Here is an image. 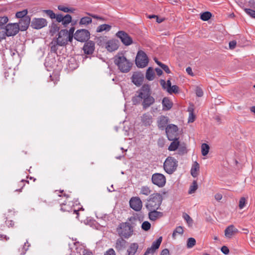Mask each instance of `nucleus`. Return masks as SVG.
<instances>
[{
  "instance_id": "obj_1",
  "label": "nucleus",
  "mask_w": 255,
  "mask_h": 255,
  "mask_svg": "<svg viewBox=\"0 0 255 255\" xmlns=\"http://www.w3.org/2000/svg\"><path fill=\"white\" fill-rule=\"evenodd\" d=\"M151 93L150 86L148 84H144L136 91L134 96L132 97L131 101L133 105H137L141 104L144 109L149 108L155 102V99L151 96Z\"/></svg>"
},
{
  "instance_id": "obj_2",
  "label": "nucleus",
  "mask_w": 255,
  "mask_h": 255,
  "mask_svg": "<svg viewBox=\"0 0 255 255\" xmlns=\"http://www.w3.org/2000/svg\"><path fill=\"white\" fill-rule=\"evenodd\" d=\"M162 197L159 193L151 194L147 200L145 207L148 210H158L162 203Z\"/></svg>"
},
{
  "instance_id": "obj_3",
  "label": "nucleus",
  "mask_w": 255,
  "mask_h": 255,
  "mask_svg": "<svg viewBox=\"0 0 255 255\" xmlns=\"http://www.w3.org/2000/svg\"><path fill=\"white\" fill-rule=\"evenodd\" d=\"M114 63L123 73L129 72L132 66V63L124 56L122 55H116L115 57Z\"/></svg>"
},
{
  "instance_id": "obj_4",
  "label": "nucleus",
  "mask_w": 255,
  "mask_h": 255,
  "mask_svg": "<svg viewBox=\"0 0 255 255\" xmlns=\"http://www.w3.org/2000/svg\"><path fill=\"white\" fill-rule=\"evenodd\" d=\"M117 232L120 237L128 239L133 235V226L130 225L127 222H122L117 228Z\"/></svg>"
},
{
  "instance_id": "obj_5",
  "label": "nucleus",
  "mask_w": 255,
  "mask_h": 255,
  "mask_svg": "<svg viewBox=\"0 0 255 255\" xmlns=\"http://www.w3.org/2000/svg\"><path fill=\"white\" fill-rule=\"evenodd\" d=\"M177 166L178 161L171 156L167 157L163 163L164 170L169 174H172L176 170Z\"/></svg>"
},
{
  "instance_id": "obj_6",
  "label": "nucleus",
  "mask_w": 255,
  "mask_h": 255,
  "mask_svg": "<svg viewBox=\"0 0 255 255\" xmlns=\"http://www.w3.org/2000/svg\"><path fill=\"white\" fill-rule=\"evenodd\" d=\"M135 61L137 67L143 68L147 66L148 59L145 52L140 50L137 53Z\"/></svg>"
},
{
  "instance_id": "obj_7",
  "label": "nucleus",
  "mask_w": 255,
  "mask_h": 255,
  "mask_svg": "<svg viewBox=\"0 0 255 255\" xmlns=\"http://www.w3.org/2000/svg\"><path fill=\"white\" fill-rule=\"evenodd\" d=\"M166 181L165 176L161 173H155L152 175V183L158 187L161 188L164 186L166 184Z\"/></svg>"
},
{
  "instance_id": "obj_8",
  "label": "nucleus",
  "mask_w": 255,
  "mask_h": 255,
  "mask_svg": "<svg viewBox=\"0 0 255 255\" xmlns=\"http://www.w3.org/2000/svg\"><path fill=\"white\" fill-rule=\"evenodd\" d=\"M166 133L169 140H172L176 137H178V128L177 126L170 124L166 128Z\"/></svg>"
},
{
  "instance_id": "obj_9",
  "label": "nucleus",
  "mask_w": 255,
  "mask_h": 255,
  "mask_svg": "<svg viewBox=\"0 0 255 255\" xmlns=\"http://www.w3.org/2000/svg\"><path fill=\"white\" fill-rule=\"evenodd\" d=\"M90 35V32L88 30L80 29L76 31L74 38L78 41L84 42L89 39Z\"/></svg>"
},
{
  "instance_id": "obj_10",
  "label": "nucleus",
  "mask_w": 255,
  "mask_h": 255,
  "mask_svg": "<svg viewBox=\"0 0 255 255\" xmlns=\"http://www.w3.org/2000/svg\"><path fill=\"white\" fill-rule=\"evenodd\" d=\"M116 35L117 37L119 38L122 43L126 46L129 45L132 43V39L131 37L124 31H118Z\"/></svg>"
},
{
  "instance_id": "obj_11",
  "label": "nucleus",
  "mask_w": 255,
  "mask_h": 255,
  "mask_svg": "<svg viewBox=\"0 0 255 255\" xmlns=\"http://www.w3.org/2000/svg\"><path fill=\"white\" fill-rule=\"evenodd\" d=\"M4 27L6 32V36H14L19 31V26L17 23H9Z\"/></svg>"
},
{
  "instance_id": "obj_12",
  "label": "nucleus",
  "mask_w": 255,
  "mask_h": 255,
  "mask_svg": "<svg viewBox=\"0 0 255 255\" xmlns=\"http://www.w3.org/2000/svg\"><path fill=\"white\" fill-rule=\"evenodd\" d=\"M47 24V21L46 19L43 18H34L32 19L31 23V26L35 29H39Z\"/></svg>"
},
{
  "instance_id": "obj_13",
  "label": "nucleus",
  "mask_w": 255,
  "mask_h": 255,
  "mask_svg": "<svg viewBox=\"0 0 255 255\" xmlns=\"http://www.w3.org/2000/svg\"><path fill=\"white\" fill-rule=\"evenodd\" d=\"M129 205L134 211H139L142 207V201L139 197H133L129 200Z\"/></svg>"
},
{
  "instance_id": "obj_14",
  "label": "nucleus",
  "mask_w": 255,
  "mask_h": 255,
  "mask_svg": "<svg viewBox=\"0 0 255 255\" xmlns=\"http://www.w3.org/2000/svg\"><path fill=\"white\" fill-rule=\"evenodd\" d=\"M143 74L139 72H134L131 77L132 82L136 86H140L143 81Z\"/></svg>"
},
{
  "instance_id": "obj_15",
  "label": "nucleus",
  "mask_w": 255,
  "mask_h": 255,
  "mask_svg": "<svg viewBox=\"0 0 255 255\" xmlns=\"http://www.w3.org/2000/svg\"><path fill=\"white\" fill-rule=\"evenodd\" d=\"M127 244L128 242L124 238L120 237L116 241L115 248L118 252H120L126 248Z\"/></svg>"
},
{
  "instance_id": "obj_16",
  "label": "nucleus",
  "mask_w": 255,
  "mask_h": 255,
  "mask_svg": "<svg viewBox=\"0 0 255 255\" xmlns=\"http://www.w3.org/2000/svg\"><path fill=\"white\" fill-rule=\"evenodd\" d=\"M85 54L90 55L93 54L95 50V43L93 41L86 42L83 47Z\"/></svg>"
},
{
  "instance_id": "obj_17",
  "label": "nucleus",
  "mask_w": 255,
  "mask_h": 255,
  "mask_svg": "<svg viewBox=\"0 0 255 255\" xmlns=\"http://www.w3.org/2000/svg\"><path fill=\"white\" fill-rule=\"evenodd\" d=\"M30 22V18L29 16H25L22 19H20L19 22L18 26L19 30L25 31L28 27Z\"/></svg>"
},
{
  "instance_id": "obj_18",
  "label": "nucleus",
  "mask_w": 255,
  "mask_h": 255,
  "mask_svg": "<svg viewBox=\"0 0 255 255\" xmlns=\"http://www.w3.org/2000/svg\"><path fill=\"white\" fill-rule=\"evenodd\" d=\"M168 122L169 118L167 117L164 116L159 117L157 122L158 128L161 130L166 129Z\"/></svg>"
},
{
  "instance_id": "obj_19",
  "label": "nucleus",
  "mask_w": 255,
  "mask_h": 255,
  "mask_svg": "<svg viewBox=\"0 0 255 255\" xmlns=\"http://www.w3.org/2000/svg\"><path fill=\"white\" fill-rule=\"evenodd\" d=\"M65 41L62 40H60V38L58 40H53L50 43V50L51 52L53 53H56L57 48V45L64 46L65 45Z\"/></svg>"
},
{
  "instance_id": "obj_20",
  "label": "nucleus",
  "mask_w": 255,
  "mask_h": 255,
  "mask_svg": "<svg viewBox=\"0 0 255 255\" xmlns=\"http://www.w3.org/2000/svg\"><path fill=\"white\" fill-rule=\"evenodd\" d=\"M148 218L152 221H154L163 216V213L158 212L157 210H148Z\"/></svg>"
},
{
  "instance_id": "obj_21",
  "label": "nucleus",
  "mask_w": 255,
  "mask_h": 255,
  "mask_svg": "<svg viewBox=\"0 0 255 255\" xmlns=\"http://www.w3.org/2000/svg\"><path fill=\"white\" fill-rule=\"evenodd\" d=\"M119 48L118 42L112 39L108 41L106 43V48L109 52H113Z\"/></svg>"
},
{
  "instance_id": "obj_22",
  "label": "nucleus",
  "mask_w": 255,
  "mask_h": 255,
  "mask_svg": "<svg viewBox=\"0 0 255 255\" xmlns=\"http://www.w3.org/2000/svg\"><path fill=\"white\" fill-rule=\"evenodd\" d=\"M238 229L234 225H230L225 230V236L227 238H231L234 234L238 232Z\"/></svg>"
},
{
  "instance_id": "obj_23",
  "label": "nucleus",
  "mask_w": 255,
  "mask_h": 255,
  "mask_svg": "<svg viewBox=\"0 0 255 255\" xmlns=\"http://www.w3.org/2000/svg\"><path fill=\"white\" fill-rule=\"evenodd\" d=\"M200 169V165L197 161H195L191 168L190 172L191 175L195 178L197 177L199 174V171Z\"/></svg>"
},
{
  "instance_id": "obj_24",
  "label": "nucleus",
  "mask_w": 255,
  "mask_h": 255,
  "mask_svg": "<svg viewBox=\"0 0 255 255\" xmlns=\"http://www.w3.org/2000/svg\"><path fill=\"white\" fill-rule=\"evenodd\" d=\"M68 30L66 29H62L58 33V37L56 38V40H58L60 38V40H62L64 41H65V45L67 44L68 41H69V38H68Z\"/></svg>"
},
{
  "instance_id": "obj_25",
  "label": "nucleus",
  "mask_w": 255,
  "mask_h": 255,
  "mask_svg": "<svg viewBox=\"0 0 255 255\" xmlns=\"http://www.w3.org/2000/svg\"><path fill=\"white\" fill-rule=\"evenodd\" d=\"M178 139V137H176L171 140L172 141L168 148L169 151H175L178 149L180 144V142Z\"/></svg>"
},
{
  "instance_id": "obj_26",
  "label": "nucleus",
  "mask_w": 255,
  "mask_h": 255,
  "mask_svg": "<svg viewBox=\"0 0 255 255\" xmlns=\"http://www.w3.org/2000/svg\"><path fill=\"white\" fill-rule=\"evenodd\" d=\"M141 121L145 126H149L152 123V116L148 114H144L141 117Z\"/></svg>"
},
{
  "instance_id": "obj_27",
  "label": "nucleus",
  "mask_w": 255,
  "mask_h": 255,
  "mask_svg": "<svg viewBox=\"0 0 255 255\" xmlns=\"http://www.w3.org/2000/svg\"><path fill=\"white\" fill-rule=\"evenodd\" d=\"M138 248V245L137 243H132L127 250V255H134Z\"/></svg>"
},
{
  "instance_id": "obj_28",
  "label": "nucleus",
  "mask_w": 255,
  "mask_h": 255,
  "mask_svg": "<svg viewBox=\"0 0 255 255\" xmlns=\"http://www.w3.org/2000/svg\"><path fill=\"white\" fill-rule=\"evenodd\" d=\"M162 104L163 110H169L172 107V103L167 98L163 99Z\"/></svg>"
},
{
  "instance_id": "obj_29",
  "label": "nucleus",
  "mask_w": 255,
  "mask_h": 255,
  "mask_svg": "<svg viewBox=\"0 0 255 255\" xmlns=\"http://www.w3.org/2000/svg\"><path fill=\"white\" fill-rule=\"evenodd\" d=\"M152 191L150 189V187L145 185V186H142L140 188V192L139 194L140 195H143L146 196H147L148 195H150Z\"/></svg>"
},
{
  "instance_id": "obj_30",
  "label": "nucleus",
  "mask_w": 255,
  "mask_h": 255,
  "mask_svg": "<svg viewBox=\"0 0 255 255\" xmlns=\"http://www.w3.org/2000/svg\"><path fill=\"white\" fill-rule=\"evenodd\" d=\"M111 29V26L109 24H104L99 25L97 29V32H102L104 31H109Z\"/></svg>"
},
{
  "instance_id": "obj_31",
  "label": "nucleus",
  "mask_w": 255,
  "mask_h": 255,
  "mask_svg": "<svg viewBox=\"0 0 255 255\" xmlns=\"http://www.w3.org/2000/svg\"><path fill=\"white\" fill-rule=\"evenodd\" d=\"M61 210L63 212H70L72 209L71 204H67V202L61 204Z\"/></svg>"
},
{
  "instance_id": "obj_32",
  "label": "nucleus",
  "mask_w": 255,
  "mask_h": 255,
  "mask_svg": "<svg viewBox=\"0 0 255 255\" xmlns=\"http://www.w3.org/2000/svg\"><path fill=\"white\" fill-rule=\"evenodd\" d=\"M154 72L151 67H149L146 70L145 77L149 81H151L154 79Z\"/></svg>"
},
{
  "instance_id": "obj_33",
  "label": "nucleus",
  "mask_w": 255,
  "mask_h": 255,
  "mask_svg": "<svg viewBox=\"0 0 255 255\" xmlns=\"http://www.w3.org/2000/svg\"><path fill=\"white\" fill-rule=\"evenodd\" d=\"M75 246H76V250L77 253L81 255L86 250L84 246L80 245L79 242H76L74 244Z\"/></svg>"
},
{
  "instance_id": "obj_34",
  "label": "nucleus",
  "mask_w": 255,
  "mask_h": 255,
  "mask_svg": "<svg viewBox=\"0 0 255 255\" xmlns=\"http://www.w3.org/2000/svg\"><path fill=\"white\" fill-rule=\"evenodd\" d=\"M183 232V228L181 226H178L174 230L172 237L173 239H175L177 234L182 235Z\"/></svg>"
},
{
  "instance_id": "obj_35",
  "label": "nucleus",
  "mask_w": 255,
  "mask_h": 255,
  "mask_svg": "<svg viewBox=\"0 0 255 255\" xmlns=\"http://www.w3.org/2000/svg\"><path fill=\"white\" fill-rule=\"evenodd\" d=\"M212 16V14L209 11H206L201 13L200 18L203 21L208 20Z\"/></svg>"
},
{
  "instance_id": "obj_36",
  "label": "nucleus",
  "mask_w": 255,
  "mask_h": 255,
  "mask_svg": "<svg viewBox=\"0 0 255 255\" xmlns=\"http://www.w3.org/2000/svg\"><path fill=\"white\" fill-rule=\"evenodd\" d=\"M210 147L207 143H203L201 145V152L203 156L206 155L209 151Z\"/></svg>"
},
{
  "instance_id": "obj_37",
  "label": "nucleus",
  "mask_w": 255,
  "mask_h": 255,
  "mask_svg": "<svg viewBox=\"0 0 255 255\" xmlns=\"http://www.w3.org/2000/svg\"><path fill=\"white\" fill-rule=\"evenodd\" d=\"M92 18L90 17L86 16L82 17L80 21V24L82 25H88L92 22Z\"/></svg>"
},
{
  "instance_id": "obj_38",
  "label": "nucleus",
  "mask_w": 255,
  "mask_h": 255,
  "mask_svg": "<svg viewBox=\"0 0 255 255\" xmlns=\"http://www.w3.org/2000/svg\"><path fill=\"white\" fill-rule=\"evenodd\" d=\"M162 240V237H160L157 240H156V241H154L152 243L151 247L153 248H154V249L156 250L157 249H158L159 248V247L161 243Z\"/></svg>"
},
{
  "instance_id": "obj_39",
  "label": "nucleus",
  "mask_w": 255,
  "mask_h": 255,
  "mask_svg": "<svg viewBox=\"0 0 255 255\" xmlns=\"http://www.w3.org/2000/svg\"><path fill=\"white\" fill-rule=\"evenodd\" d=\"M58 9L59 10L62 11L64 12H73L75 10L72 8H69L62 5H59L58 6Z\"/></svg>"
},
{
  "instance_id": "obj_40",
  "label": "nucleus",
  "mask_w": 255,
  "mask_h": 255,
  "mask_svg": "<svg viewBox=\"0 0 255 255\" xmlns=\"http://www.w3.org/2000/svg\"><path fill=\"white\" fill-rule=\"evenodd\" d=\"M198 188V185L196 181H193L192 185L190 186L189 190L188 191L189 194H192L194 193Z\"/></svg>"
},
{
  "instance_id": "obj_41",
  "label": "nucleus",
  "mask_w": 255,
  "mask_h": 255,
  "mask_svg": "<svg viewBox=\"0 0 255 255\" xmlns=\"http://www.w3.org/2000/svg\"><path fill=\"white\" fill-rule=\"evenodd\" d=\"M27 14V10L24 9L20 11H18L16 13L15 16L17 18H20L22 19L25 16H27L26 15Z\"/></svg>"
},
{
  "instance_id": "obj_42",
  "label": "nucleus",
  "mask_w": 255,
  "mask_h": 255,
  "mask_svg": "<svg viewBox=\"0 0 255 255\" xmlns=\"http://www.w3.org/2000/svg\"><path fill=\"white\" fill-rule=\"evenodd\" d=\"M64 19L62 21V24L64 25H66L71 22L72 17L70 14H66L63 16Z\"/></svg>"
},
{
  "instance_id": "obj_43",
  "label": "nucleus",
  "mask_w": 255,
  "mask_h": 255,
  "mask_svg": "<svg viewBox=\"0 0 255 255\" xmlns=\"http://www.w3.org/2000/svg\"><path fill=\"white\" fill-rule=\"evenodd\" d=\"M183 217L189 226H192L193 221L192 218L186 213H183Z\"/></svg>"
},
{
  "instance_id": "obj_44",
  "label": "nucleus",
  "mask_w": 255,
  "mask_h": 255,
  "mask_svg": "<svg viewBox=\"0 0 255 255\" xmlns=\"http://www.w3.org/2000/svg\"><path fill=\"white\" fill-rule=\"evenodd\" d=\"M151 228V224L148 221H144L141 225V229L145 231H148Z\"/></svg>"
},
{
  "instance_id": "obj_45",
  "label": "nucleus",
  "mask_w": 255,
  "mask_h": 255,
  "mask_svg": "<svg viewBox=\"0 0 255 255\" xmlns=\"http://www.w3.org/2000/svg\"><path fill=\"white\" fill-rule=\"evenodd\" d=\"M195 244H196L195 239L193 238H190L187 240V247L188 248H189V249L191 248L194 246H195Z\"/></svg>"
},
{
  "instance_id": "obj_46",
  "label": "nucleus",
  "mask_w": 255,
  "mask_h": 255,
  "mask_svg": "<svg viewBox=\"0 0 255 255\" xmlns=\"http://www.w3.org/2000/svg\"><path fill=\"white\" fill-rule=\"evenodd\" d=\"M6 36V32L4 26H0V40Z\"/></svg>"
},
{
  "instance_id": "obj_47",
  "label": "nucleus",
  "mask_w": 255,
  "mask_h": 255,
  "mask_svg": "<svg viewBox=\"0 0 255 255\" xmlns=\"http://www.w3.org/2000/svg\"><path fill=\"white\" fill-rule=\"evenodd\" d=\"M179 91V87L176 85L171 86V87L167 89V91L170 94L172 93H177Z\"/></svg>"
},
{
  "instance_id": "obj_48",
  "label": "nucleus",
  "mask_w": 255,
  "mask_h": 255,
  "mask_svg": "<svg viewBox=\"0 0 255 255\" xmlns=\"http://www.w3.org/2000/svg\"><path fill=\"white\" fill-rule=\"evenodd\" d=\"M244 11L251 17L255 18V10L250 8H246L244 9Z\"/></svg>"
},
{
  "instance_id": "obj_49",
  "label": "nucleus",
  "mask_w": 255,
  "mask_h": 255,
  "mask_svg": "<svg viewBox=\"0 0 255 255\" xmlns=\"http://www.w3.org/2000/svg\"><path fill=\"white\" fill-rule=\"evenodd\" d=\"M246 203H247L246 199L244 197H241L239 201V208L240 209H243L245 207Z\"/></svg>"
},
{
  "instance_id": "obj_50",
  "label": "nucleus",
  "mask_w": 255,
  "mask_h": 255,
  "mask_svg": "<svg viewBox=\"0 0 255 255\" xmlns=\"http://www.w3.org/2000/svg\"><path fill=\"white\" fill-rule=\"evenodd\" d=\"M59 30V27L55 23H52L50 29V32L53 34Z\"/></svg>"
},
{
  "instance_id": "obj_51",
  "label": "nucleus",
  "mask_w": 255,
  "mask_h": 255,
  "mask_svg": "<svg viewBox=\"0 0 255 255\" xmlns=\"http://www.w3.org/2000/svg\"><path fill=\"white\" fill-rule=\"evenodd\" d=\"M130 225L133 226V228L136 225L137 218L135 216H131L128 219Z\"/></svg>"
},
{
  "instance_id": "obj_52",
  "label": "nucleus",
  "mask_w": 255,
  "mask_h": 255,
  "mask_svg": "<svg viewBox=\"0 0 255 255\" xmlns=\"http://www.w3.org/2000/svg\"><path fill=\"white\" fill-rule=\"evenodd\" d=\"M75 30V28L74 27H72L70 28L69 30L68 31V38H69V41H72L73 37V33Z\"/></svg>"
},
{
  "instance_id": "obj_53",
  "label": "nucleus",
  "mask_w": 255,
  "mask_h": 255,
  "mask_svg": "<svg viewBox=\"0 0 255 255\" xmlns=\"http://www.w3.org/2000/svg\"><path fill=\"white\" fill-rule=\"evenodd\" d=\"M43 12L45 13L48 16H49L51 19H54L55 18V14L52 10H44Z\"/></svg>"
},
{
  "instance_id": "obj_54",
  "label": "nucleus",
  "mask_w": 255,
  "mask_h": 255,
  "mask_svg": "<svg viewBox=\"0 0 255 255\" xmlns=\"http://www.w3.org/2000/svg\"><path fill=\"white\" fill-rule=\"evenodd\" d=\"M8 19L7 16L0 17V26H4V25L7 23Z\"/></svg>"
},
{
  "instance_id": "obj_55",
  "label": "nucleus",
  "mask_w": 255,
  "mask_h": 255,
  "mask_svg": "<svg viewBox=\"0 0 255 255\" xmlns=\"http://www.w3.org/2000/svg\"><path fill=\"white\" fill-rule=\"evenodd\" d=\"M155 250L151 246L150 248L147 249L146 251L144 253V255H148L149 254H153L155 252Z\"/></svg>"
},
{
  "instance_id": "obj_56",
  "label": "nucleus",
  "mask_w": 255,
  "mask_h": 255,
  "mask_svg": "<svg viewBox=\"0 0 255 255\" xmlns=\"http://www.w3.org/2000/svg\"><path fill=\"white\" fill-rule=\"evenodd\" d=\"M178 153L179 154H183L186 152V148L185 146H179L178 148Z\"/></svg>"
},
{
  "instance_id": "obj_57",
  "label": "nucleus",
  "mask_w": 255,
  "mask_h": 255,
  "mask_svg": "<svg viewBox=\"0 0 255 255\" xmlns=\"http://www.w3.org/2000/svg\"><path fill=\"white\" fill-rule=\"evenodd\" d=\"M195 120V116L194 113H190L188 118V123H193Z\"/></svg>"
},
{
  "instance_id": "obj_58",
  "label": "nucleus",
  "mask_w": 255,
  "mask_h": 255,
  "mask_svg": "<svg viewBox=\"0 0 255 255\" xmlns=\"http://www.w3.org/2000/svg\"><path fill=\"white\" fill-rule=\"evenodd\" d=\"M196 94L199 97H202L203 95L202 90L201 88L197 87L196 89Z\"/></svg>"
},
{
  "instance_id": "obj_59",
  "label": "nucleus",
  "mask_w": 255,
  "mask_h": 255,
  "mask_svg": "<svg viewBox=\"0 0 255 255\" xmlns=\"http://www.w3.org/2000/svg\"><path fill=\"white\" fill-rule=\"evenodd\" d=\"M55 18H56L57 21L58 22H62L64 19L63 15L61 14H55Z\"/></svg>"
},
{
  "instance_id": "obj_60",
  "label": "nucleus",
  "mask_w": 255,
  "mask_h": 255,
  "mask_svg": "<svg viewBox=\"0 0 255 255\" xmlns=\"http://www.w3.org/2000/svg\"><path fill=\"white\" fill-rule=\"evenodd\" d=\"M104 255H116L115 252L113 249H109L104 254Z\"/></svg>"
},
{
  "instance_id": "obj_61",
  "label": "nucleus",
  "mask_w": 255,
  "mask_h": 255,
  "mask_svg": "<svg viewBox=\"0 0 255 255\" xmlns=\"http://www.w3.org/2000/svg\"><path fill=\"white\" fill-rule=\"evenodd\" d=\"M221 251L225 255H228L229 253L228 248L225 246L221 248Z\"/></svg>"
},
{
  "instance_id": "obj_62",
  "label": "nucleus",
  "mask_w": 255,
  "mask_h": 255,
  "mask_svg": "<svg viewBox=\"0 0 255 255\" xmlns=\"http://www.w3.org/2000/svg\"><path fill=\"white\" fill-rule=\"evenodd\" d=\"M237 42L235 40H232L229 42V47L231 49H233L235 48Z\"/></svg>"
},
{
  "instance_id": "obj_63",
  "label": "nucleus",
  "mask_w": 255,
  "mask_h": 255,
  "mask_svg": "<svg viewBox=\"0 0 255 255\" xmlns=\"http://www.w3.org/2000/svg\"><path fill=\"white\" fill-rule=\"evenodd\" d=\"M161 68L167 73H170V70L169 69V68H168V67L164 64L162 65V66L161 67Z\"/></svg>"
},
{
  "instance_id": "obj_64",
  "label": "nucleus",
  "mask_w": 255,
  "mask_h": 255,
  "mask_svg": "<svg viewBox=\"0 0 255 255\" xmlns=\"http://www.w3.org/2000/svg\"><path fill=\"white\" fill-rule=\"evenodd\" d=\"M160 255H169V251L167 249H164L161 251Z\"/></svg>"
}]
</instances>
